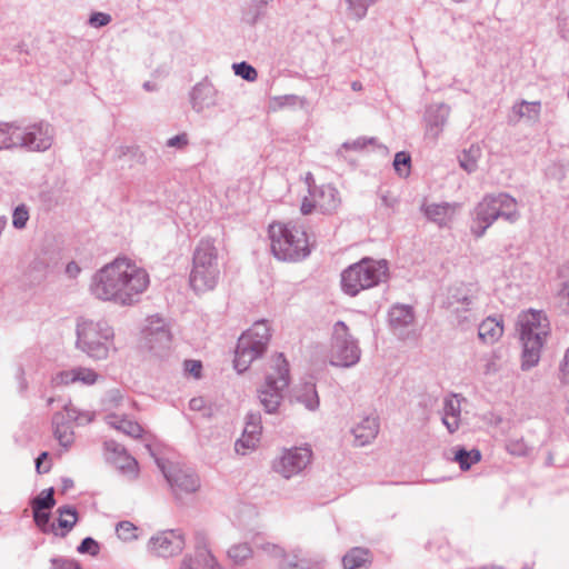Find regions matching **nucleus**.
<instances>
[{
	"label": "nucleus",
	"mask_w": 569,
	"mask_h": 569,
	"mask_svg": "<svg viewBox=\"0 0 569 569\" xmlns=\"http://www.w3.org/2000/svg\"><path fill=\"white\" fill-rule=\"evenodd\" d=\"M292 399L299 402L310 411H315L319 407V397L316 386L312 382H306L293 389Z\"/></svg>",
	"instance_id": "c756f323"
},
{
	"label": "nucleus",
	"mask_w": 569,
	"mask_h": 569,
	"mask_svg": "<svg viewBox=\"0 0 569 569\" xmlns=\"http://www.w3.org/2000/svg\"><path fill=\"white\" fill-rule=\"evenodd\" d=\"M303 100L300 99L296 94H284L273 98V102L277 107H287V106H296L298 102H302Z\"/></svg>",
	"instance_id": "13d9d810"
},
{
	"label": "nucleus",
	"mask_w": 569,
	"mask_h": 569,
	"mask_svg": "<svg viewBox=\"0 0 569 569\" xmlns=\"http://www.w3.org/2000/svg\"><path fill=\"white\" fill-rule=\"evenodd\" d=\"M111 463L114 465V467L129 479L133 480L138 477V462L128 452L122 453V456L119 457H113Z\"/></svg>",
	"instance_id": "72a5a7b5"
},
{
	"label": "nucleus",
	"mask_w": 569,
	"mask_h": 569,
	"mask_svg": "<svg viewBox=\"0 0 569 569\" xmlns=\"http://www.w3.org/2000/svg\"><path fill=\"white\" fill-rule=\"evenodd\" d=\"M99 379V375L91 368L74 367L68 370L57 372L51 382L53 386H68L71 383H82L84 386H92Z\"/></svg>",
	"instance_id": "412c9836"
},
{
	"label": "nucleus",
	"mask_w": 569,
	"mask_h": 569,
	"mask_svg": "<svg viewBox=\"0 0 569 569\" xmlns=\"http://www.w3.org/2000/svg\"><path fill=\"white\" fill-rule=\"evenodd\" d=\"M459 204L441 202V203H423L421 206V210L425 216L432 222L437 223L440 227L448 226L449 222L453 219Z\"/></svg>",
	"instance_id": "5701e85b"
},
{
	"label": "nucleus",
	"mask_w": 569,
	"mask_h": 569,
	"mask_svg": "<svg viewBox=\"0 0 569 569\" xmlns=\"http://www.w3.org/2000/svg\"><path fill=\"white\" fill-rule=\"evenodd\" d=\"M355 443L359 447L370 443L379 432V421L376 416H365L352 427Z\"/></svg>",
	"instance_id": "b1692460"
},
{
	"label": "nucleus",
	"mask_w": 569,
	"mask_h": 569,
	"mask_svg": "<svg viewBox=\"0 0 569 569\" xmlns=\"http://www.w3.org/2000/svg\"><path fill=\"white\" fill-rule=\"evenodd\" d=\"M81 272V268L80 266L74 262V261H70L67 267H66V273L70 277V278H77Z\"/></svg>",
	"instance_id": "680f3d73"
},
{
	"label": "nucleus",
	"mask_w": 569,
	"mask_h": 569,
	"mask_svg": "<svg viewBox=\"0 0 569 569\" xmlns=\"http://www.w3.org/2000/svg\"><path fill=\"white\" fill-rule=\"evenodd\" d=\"M289 563H297V560L292 559V553H287L283 550V556H280L278 559V566L280 569H286L287 565Z\"/></svg>",
	"instance_id": "e2e57ef3"
},
{
	"label": "nucleus",
	"mask_w": 569,
	"mask_h": 569,
	"mask_svg": "<svg viewBox=\"0 0 569 569\" xmlns=\"http://www.w3.org/2000/svg\"><path fill=\"white\" fill-rule=\"evenodd\" d=\"M503 333L502 322L497 318L488 317L485 319L478 328L479 339L487 345L497 342Z\"/></svg>",
	"instance_id": "7c9ffc66"
},
{
	"label": "nucleus",
	"mask_w": 569,
	"mask_h": 569,
	"mask_svg": "<svg viewBox=\"0 0 569 569\" xmlns=\"http://www.w3.org/2000/svg\"><path fill=\"white\" fill-rule=\"evenodd\" d=\"M150 286L149 272L136 260L118 257L98 269L89 282V292L98 301L121 308L134 307Z\"/></svg>",
	"instance_id": "f257e3e1"
},
{
	"label": "nucleus",
	"mask_w": 569,
	"mask_h": 569,
	"mask_svg": "<svg viewBox=\"0 0 569 569\" xmlns=\"http://www.w3.org/2000/svg\"><path fill=\"white\" fill-rule=\"evenodd\" d=\"M77 551L79 553H89L91 556H97L100 551V546L93 538L87 537L78 546Z\"/></svg>",
	"instance_id": "603ef678"
},
{
	"label": "nucleus",
	"mask_w": 569,
	"mask_h": 569,
	"mask_svg": "<svg viewBox=\"0 0 569 569\" xmlns=\"http://www.w3.org/2000/svg\"><path fill=\"white\" fill-rule=\"evenodd\" d=\"M495 199L500 218H503L510 223L516 222L520 218L518 203L515 198L508 193H498L495 194Z\"/></svg>",
	"instance_id": "2f4dec72"
},
{
	"label": "nucleus",
	"mask_w": 569,
	"mask_h": 569,
	"mask_svg": "<svg viewBox=\"0 0 569 569\" xmlns=\"http://www.w3.org/2000/svg\"><path fill=\"white\" fill-rule=\"evenodd\" d=\"M481 156L482 150L478 144L470 146L459 156L460 167L468 173L475 172L478 168V162Z\"/></svg>",
	"instance_id": "f704fd0d"
},
{
	"label": "nucleus",
	"mask_w": 569,
	"mask_h": 569,
	"mask_svg": "<svg viewBox=\"0 0 569 569\" xmlns=\"http://www.w3.org/2000/svg\"><path fill=\"white\" fill-rule=\"evenodd\" d=\"M32 511H33V520L41 531H43V532L52 531L56 535H58L56 532L54 525H51V526L49 525L50 513L47 510H39L37 508H33Z\"/></svg>",
	"instance_id": "de8ad7c7"
},
{
	"label": "nucleus",
	"mask_w": 569,
	"mask_h": 569,
	"mask_svg": "<svg viewBox=\"0 0 569 569\" xmlns=\"http://www.w3.org/2000/svg\"><path fill=\"white\" fill-rule=\"evenodd\" d=\"M234 73L247 81H254L258 77L257 70L249 63L242 61L232 66Z\"/></svg>",
	"instance_id": "8fccbe9b"
},
{
	"label": "nucleus",
	"mask_w": 569,
	"mask_h": 569,
	"mask_svg": "<svg viewBox=\"0 0 569 569\" xmlns=\"http://www.w3.org/2000/svg\"><path fill=\"white\" fill-rule=\"evenodd\" d=\"M271 252L281 261L297 262L310 254V246L302 226L274 222L269 226Z\"/></svg>",
	"instance_id": "7ed1b4c3"
},
{
	"label": "nucleus",
	"mask_w": 569,
	"mask_h": 569,
	"mask_svg": "<svg viewBox=\"0 0 569 569\" xmlns=\"http://www.w3.org/2000/svg\"><path fill=\"white\" fill-rule=\"evenodd\" d=\"M518 328L522 343L521 368L529 370L540 360L542 346L550 332V323L545 312L530 309L518 316Z\"/></svg>",
	"instance_id": "f03ea898"
},
{
	"label": "nucleus",
	"mask_w": 569,
	"mask_h": 569,
	"mask_svg": "<svg viewBox=\"0 0 569 569\" xmlns=\"http://www.w3.org/2000/svg\"><path fill=\"white\" fill-rule=\"evenodd\" d=\"M186 546L184 535L180 529H170L152 536L148 549L157 557L169 558L182 552Z\"/></svg>",
	"instance_id": "f3484780"
},
{
	"label": "nucleus",
	"mask_w": 569,
	"mask_h": 569,
	"mask_svg": "<svg viewBox=\"0 0 569 569\" xmlns=\"http://www.w3.org/2000/svg\"><path fill=\"white\" fill-rule=\"evenodd\" d=\"M220 277L218 249L211 239H201L192 257V269L189 277L191 288L197 293L214 289Z\"/></svg>",
	"instance_id": "39448f33"
},
{
	"label": "nucleus",
	"mask_w": 569,
	"mask_h": 569,
	"mask_svg": "<svg viewBox=\"0 0 569 569\" xmlns=\"http://www.w3.org/2000/svg\"><path fill=\"white\" fill-rule=\"evenodd\" d=\"M197 556L200 559L203 569H224L212 552L206 547L197 548Z\"/></svg>",
	"instance_id": "a18cd8bd"
},
{
	"label": "nucleus",
	"mask_w": 569,
	"mask_h": 569,
	"mask_svg": "<svg viewBox=\"0 0 569 569\" xmlns=\"http://www.w3.org/2000/svg\"><path fill=\"white\" fill-rule=\"evenodd\" d=\"M77 348L93 360H106L114 349V331L104 319L77 321Z\"/></svg>",
	"instance_id": "20e7f679"
},
{
	"label": "nucleus",
	"mask_w": 569,
	"mask_h": 569,
	"mask_svg": "<svg viewBox=\"0 0 569 569\" xmlns=\"http://www.w3.org/2000/svg\"><path fill=\"white\" fill-rule=\"evenodd\" d=\"M559 301L563 309L569 312V280L563 283L561 290L559 291Z\"/></svg>",
	"instance_id": "052dcab7"
},
{
	"label": "nucleus",
	"mask_w": 569,
	"mask_h": 569,
	"mask_svg": "<svg viewBox=\"0 0 569 569\" xmlns=\"http://www.w3.org/2000/svg\"><path fill=\"white\" fill-rule=\"evenodd\" d=\"M202 365L198 360H186L184 361V370L193 376L194 378H200L201 376Z\"/></svg>",
	"instance_id": "bf43d9fd"
},
{
	"label": "nucleus",
	"mask_w": 569,
	"mask_h": 569,
	"mask_svg": "<svg viewBox=\"0 0 569 569\" xmlns=\"http://www.w3.org/2000/svg\"><path fill=\"white\" fill-rule=\"evenodd\" d=\"M261 432V415L259 412H249L246 417L242 437L234 443L236 452L244 456L248 451L253 450L260 441Z\"/></svg>",
	"instance_id": "aec40b11"
},
{
	"label": "nucleus",
	"mask_w": 569,
	"mask_h": 569,
	"mask_svg": "<svg viewBox=\"0 0 569 569\" xmlns=\"http://www.w3.org/2000/svg\"><path fill=\"white\" fill-rule=\"evenodd\" d=\"M18 124L0 123V150L18 148Z\"/></svg>",
	"instance_id": "e433bc0d"
},
{
	"label": "nucleus",
	"mask_w": 569,
	"mask_h": 569,
	"mask_svg": "<svg viewBox=\"0 0 569 569\" xmlns=\"http://www.w3.org/2000/svg\"><path fill=\"white\" fill-rule=\"evenodd\" d=\"M376 142H377V140L375 138H366V137H359L352 141H346L337 150V156L342 157L343 150H355V151L363 150L368 144H375Z\"/></svg>",
	"instance_id": "37998d69"
},
{
	"label": "nucleus",
	"mask_w": 569,
	"mask_h": 569,
	"mask_svg": "<svg viewBox=\"0 0 569 569\" xmlns=\"http://www.w3.org/2000/svg\"><path fill=\"white\" fill-rule=\"evenodd\" d=\"M190 101L196 112L218 106V90L208 81L197 83L190 92Z\"/></svg>",
	"instance_id": "4be33fe9"
},
{
	"label": "nucleus",
	"mask_w": 569,
	"mask_h": 569,
	"mask_svg": "<svg viewBox=\"0 0 569 569\" xmlns=\"http://www.w3.org/2000/svg\"><path fill=\"white\" fill-rule=\"evenodd\" d=\"M461 400L457 395L446 397L442 406V423L450 433L460 427Z\"/></svg>",
	"instance_id": "a878e982"
},
{
	"label": "nucleus",
	"mask_w": 569,
	"mask_h": 569,
	"mask_svg": "<svg viewBox=\"0 0 569 569\" xmlns=\"http://www.w3.org/2000/svg\"><path fill=\"white\" fill-rule=\"evenodd\" d=\"M93 413L90 411H80L71 403L64 405L63 411L57 412L52 417V427L54 438L59 445L66 450L69 449L74 441V432L71 422L79 425L91 422Z\"/></svg>",
	"instance_id": "ddd939ff"
},
{
	"label": "nucleus",
	"mask_w": 569,
	"mask_h": 569,
	"mask_svg": "<svg viewBox=\"0 0 569 569\" xmlns=\"http://www.w3.org/2000/svg\"><path fill=\"white\" fill-rule=\"evenodd\" d=\"M227 557L234 565H243L252 557V548L247 542L234 543L227 550Z\"/></svg>",
	"instance_id": "4c0bfd02"
},
{
	"label": "nucleus",
	"mask_w": 569,
	"mask_h": 569,
	"mask_svg": "<svg viewBox=\"0 0 569 569\" xmlns=\"http://www.w3.org/2000/svg\"><path fill=\"white\" fill-rule=\"evenodd\" d=\"M305 183L308 188V194H310V189L313 188V187H318V184H316L315 182V178H313V174L311 172H308L305 177Z\"/></svg>",
	"instance_id": "69168bd1"
},
{
	"label": "nucleus",
	"mask_w": 569,
	"mask_h": 569,
	"mask_svg": "<svg viewBox=\"0 0 569 569\" xmlns=\"http://www.w3.org/2000/svg\"><path fill=\"white\" fill-rule=\"evenodd\" d=\"M126 452H127L126 448L114 440H108L104 442V455H106V459L109 462H112L113 457L122 456V453H126Z\"/></svg>",
	"instance_id": "3c124183"
},
{
	"label": "nucleus",
	"mask_w": 569,
	"mask_h": 569,
	"mask_svg": "<svg viewBox=\"0 0 569 569\" xmlns=\"http://www.w3.org/2000/svg\"><path fill=\"white\" fill-rule=\"evenodd\" d=\"M341 204L340 193L330 183L319 184L310 189V194L303 197L301 202L302 214H309L313 210L322 213H332Z\"/></svg>",
	"instance_id": "2eb2a0df"
},
{
	"label": "nucleus",
	"mask_w": 569,
	"mask_h": 569,
	"mask_svg": "<svg viewBox=\"0 0 569 569\" xmlns=\"http://www.w3.org/2000/svg\"><path fill=\"white\" fill-rule=\"evenodd\" d=\"M312 451L307 446L284 448L272 461V470L284 479L301 475L310 465Z\"/></svg>",
	"instance_id": "4468645a"
},
{
	"label": "nucleus",
	"mask_w": 569,
	"mask_h": 569,
	"mask_svg": "<svg viewBox=\"0 0 569 569\" xmlns=\"http://www.w3.org/2000/svg\"><path fill=\"white\" fill-rule=\"evenodd\" d=\"M189 144V137L186 132L179 133L167 140L166 146L168 148L184 149Z\"/></svg>",
	"instance_id": "6e6d98bb"
},
{
	"label": "nucleus",
	"mask_w": 569,
	"mask_h": 569,
	"mask_svg": "<svg viewBox=\"0 0 569 569\" xmlns=\"http://www.w3.org/2000/svg\"><path fill=\"white\" fill-rule=\"evenodd\" d=\"M451 113V108L445 102H433L426 107L423 113L425 139L437 142Z\"/></svg>",
	"instance_id": "a211bd4d"
},
{
	"label": "nucleus",
	"mask_w": 569,
	"mask_h": 569,
	"mask_svg": "<svg viewBox=\"0 0 569 569\" xmlns=\"http://www.w3.org/2000/svg\"><path fill=\"white\" fill-rule=\"evenodd\" d=\"M29 219V212L26 206H19L14 209L12 216L13 227L17 229H22L26 227L27 221Z\"/></svg>",
	"instance_id": "864d4df0"
},
{
	"label": "nucleus",
	"mask_w": 569,
	"mask_h": 569,
	"mask_svg": "<svg viewBox=\"0 0 569 569\" xmlns=\"http://www.w3.org/2000/svg\"><path fill=\"white\" fill-rule=\"evenodd\" d=\"M189 406L192 410H200L203 407V399L193 398L190 400Z\"/></svg>",
	"instance_id": "338daca9"
},
{
	"label": "nucleus",
	"mask_w": 569,
	"mask_h": 569,
	"mask_svg": "<svg viewBox=\"0 0 569 569\" xmlns=\"http://www.w3.org/2000/svg\"><path fill=\"white\" fill-rule=\"evenodd\" d=\"M292 559L297 560V563H289L286 569H321L325 565L322 557H307L303 556L301 551L292 552Z\"/></svg>",
	"instance_id": "c9c22d12"
},
{
	"label": "nucleus",
	"mask_w": 569,
	"mask_h": 569,
	"mask_svg": "<svg viewBox=\"0 0 569 569\" xmlns=\"http://www.w3.org/2000/svg\"><path fill=\"white\" fill-rule=\"evenodd\" d=\"M378 1L379 0H346L348 16L356 21L362 20L369 7Z\"/></svg>",
	"instance_id": "ea45409f"
},
{
	"label": "nucleus",
	"mask_w": 569,
	"mask_h": 569,
	"mask_svg": "<svg viewBox=\"0 0 569 569\" xmlns=\"http://www.w3.org/2000/svg\"><path fill=\"white\" fill-rule=\"evenodd\" d=\"M411 158L408 153L397 152L393 160V168L400 177H407L410 172Z\"/></svg>",
	"instance_id": "49530a36"
},
{
	"label": "nucleus",
	"mask_w": 569,
	"mask_h": 569,
	"mask_svg": "<svg viewBox=\"0 0 569 569\" xmlns=\"http://www.w3.org/2000/svg\"><path fill=\"white\" fill-rule=\"evenodd\" d=\"M172 333L167 320L158 315L148 317L141 330V348L161 357L170 349Z\"/></svg>",
	"instance_id": "9d476101"
},
{
	"label": "nucleus",
	"mask_w": 569,
	"mask_h": 569,
	"mask_svg": "<svg viewBox=\"0 0 569 569\" xmlns=\"http://www.w3.org/2000/svg\"><path fill=\"white\" fill-rule=\"evenodd\" d=\"M271 338L270 326L264 320L256 321L238 339L234 351V369L242 373L250 365L263 356Z\"/></svg>",
	"instance_id": "0eeeda50"
},
{
	"label": "nucleus",
	"mask_w": 569,
	"mask_h": 569,
	"mask_svg": "<svg viewBox=\"0 0 569 569\" xmlns=\"http://www.w3.org/2000/svg\"><path fill=\"white\" fill-rule=\"evenodd\" d=\"M156 463L178 499H181L183 495L194 493L200 489V479L191 468L180 466L179 463H167L159 458H156Z\"/></svg>",
	"instance_id": "9b49d317"
},
{
	"label": "nucleus",
	"mask_w": 569,
	"mask_h": 569,
	"mask_svg": "<svg viewBox=\"0 0 569 569\" xmlns=\"http://www.w3.org/2000/svg\"><path fill=\"white\" fill-rule=\"evenodd\" d=\"M59 518L58 526L64 531L61 536H66L77 523L78 521V512L76 508L71 506H63L58 509Z\"/></svg>",
	"instance_id": "58836bf2"
},
{
	"label": "nucleus",
	"mask_w": 569,
	"mask_h": 569,
	"mask_svg": "<svg viewBox=\"0 0 569 569\" xmlns=\"http://www.w3.org/2000/svg\"><path fill=\"white\" fill-rule=\"evenodd\" d=\"M253 545L258 550H261L263 553L277 560L280 556H283V549L280 546L264 541L261 537H254Z\"/></svg>",
	"instance_id": "c03bdc74"
},
{
	"label": "nucleus",
	"mask_w": 569,
	"mask_h": 569,
	"mask_svg": "<svg viewBox=\"0 0 569 569\" xmlns=\"http://www.w3.org/2000/svg\"><path fill=\"white\" fill-rule=\"evenodd\" d=\"M289 382L288 361L282 353L272 356L264 382L258 389V399L267 413H274L277 411Z\"/></svg>",
	"instance_id": "6e6552de"
},
{
	"label": "nucleus",
	"mask_w": 569,
	"mask_h": 569,
	"mask_svg": "<svg viewBox=\"0 0 569 569\" xmlns=\"http://www.w3.org/2000/svg\"><path fill=\"white\" fill-rule=\"evenodd\" d=\"M413 320V309L408 305H395L388 312L389 326L398 336H402L405 329L411 326Z\"/></svg>",
	"instance_id": "393cba45"
},
{
	"label": "nucleus",
	"mask_w": 569,
	"mask_h": 569,
	"mask_svg": "<svg viewBox=\"0 0 569 569\" xmlns=\"http://www.w3.org/2000/svg\"><path fill=\"white\" fill-rule=\"evenodd\" d=\"M561 370L569 372V348L567 349V351L565 353L563 361L561 365Z\"/></svg>",
	"instance_id": "774afa93"
},
{
	"label": "nucleus",
	"mask_w": 569,
	"mask_h": 569,
	"mask_svg": "<svg viewBox=\"0 0 569 569\" xmlns=\"http://www.w3.org/2000/svg\"><path fill=\"white\" fill-rule=\"evenodd\" d=\"M452 460L456 461L460 469L467 471L472 465L481 460V453L477 449L466 450L462 447L452 448Z\"/></svg>",
	"instance_id": "473e14b6"
},
{
	"label": "nucleus",
	"mask_w": 569,
	"mask_h": 569,
	"mask_svg": "<svg viewBox=\"0 0 569 569\" xmlns=\"http://www.w3.org/2000/svg\"><path fill=\"white\" fill-rule=\"evenodd\" d=\"M540 112V101L521 100L512 106L509 121L518 122L520 120H526L528 122L535 123L539 120Z\"/></svg>",
	"instance_id": "bb28decb"
},
{
	"label": "nucleus",
	"mask_w": 569,
	"mask_h": 569,
	"mask_svg": "<svg viewBox=\"0 0 569 569\" xmlns=\"http://www.w3.org/2000/svg\"><path fill=\"white\" fill-rule=\"evenodd\" d=\"M56 503V500L53 498V489L49 488L43 490L38 497H36L31 501V507L37 508L39 510H49L51 509Z\"/></svg>",
	"instance_id": "79ce46f5"
},
{
	"label": "nucleus",
	"mask_w": 569,
	"mask_h": 569,
	"mask_svg": "<svg viewBox=\"0 0 569 569\" xmlns=\"http://www.w3.org/2000/svg\"><path fill=\"white\" fill-rule=\"evenodd\" d=\"M138 528L130 521L123 520L117 523L116 533L118 538L122 541H132L138 538L137 535Z\"/></svg>",
	"instance_id": "a19ab883"
},
{
	"label": "nucleus",
	"mask_w": 569,
	"mask_h": 569,
	"mask_svg": "<svg viewBox=\"0 0 569 569\" xmlns=\"http://www.w3.org/2000/svg\"><path fill=\"white\" fill-rule=\"evenodd\" d=\"M179 569H196V561L191 556L187 555L181 560Z\"/></svg>",
	"instance_id": "0e129e2a"
},
{
	"label": "nucleus",
	"mask_w": 569,
	"mask_h": 569,
	"mask_svg": "<svg viewBox=\"0 0 569 569\" xmlns=\"http://www.w3.org/2000/svg\"><path fill=\"white\" fill-rule=\"evenodd\" d=\"M111 21V16L104 12H94L89 18V23L93 28H101L109 24Z\"/></svg>",
	"instance_id": "4d7b16f0"
},
{
	"label": "nucleus",
	"mask_w": 569,
	"mask_h": 569,
	"mask_svg": "<svg viewBox=\"0 0 569 569\" xmlns=\"http://www.w3.org/2000/svg\"><path fill=\"white\" fill-rule=\"evenodd\" d=\"M51 569H82L80 565L72 560L67 558H53L51 560Z\"/></svg>",
	"instance_id": "5fc2aeb1"
},
{
	"label": "nucleus",
	"mask_w": 569,
	"mask_h": 569,
	"mask_svg": "<svg viewBox=\"0 0 569 569\" xmlns=\"http://www.w3.org/2000/svg\"><path fill=\"white\" fill-rule=\"evenodd\" d=\"M372 556L369 549L355 547L342 557L343 569H369Z\"/></svg>",
	"instance_id": "c85d7f7f"
},
{
	"label": "nucleus",
	"mask_w": 569,
	"mask_h": 569,
	"mask_svg": "<svg viewBox=\"0 0 569 569\" xmlns=\"http://www.w3.org/2000/svg\"><path fill=\"white\" fill-rule=\"evenodd\" d=\"M18 148L30 152H44L49 150L56 138L52 124L38 121L26 126H18Z\"/></svg>",
	"instance_id": "f8f14e48"
},
{
	"label": "nucleus",
	"mask_w": 569,
	"mask_h": 569,
	"mask_svg": "<svg viewBox=\"0 0 569 569\" xmlns=\"http://www.w3.org/2000/svg\"><path fill=\"white\" fill-rule=\"evenodd\" d=\"M388 276L386 260L363 258L349 266L341 273V288L345 293L355 297L362 290L370 289L385 281Z\"/></svg>",
	"instance_id": "423d86ee"
},
{
	"label": "nucleus",
	"mask_w": 569,
	"mask_h": 569,
	"mask_svg": "<svg viewBox=\"0 0 569 569\" xmlns=\"http://www.w3.org/2000/svg\"><path fill=\"white\" fill-rule=\"evenodd\" d=\"M448 305L459 325H468L477 319L479 310L477 290L469 287L457 288L450 293Z\"/></svg>",
	"instance_id": "dca6fc26"
},
{
	"label": "nucleus",
	"mask_w": 569,
	"mask_h": 569,
	"mask_svg": "<svg viewBox=\"0 0 569 569\" xmlns=\"http://www.w3.org/2000/svg\"><path fill=\"white\" fill-rule=\"evenodd\" d=\"M498 218L500 217L495 194L486 196L475 209V218L471 224L472 234L477 238L482 237Z\"/></svg>",
	"instance_id": "6ab92c4d"
},
{
	"label": "nucleus",
	"mask_w": 569,
	"mask_h": 569,
	"mask_svg": "<svg viewBox=\"0 0 569 569\" xmlns=\"http://www.w3.org/2000/svg\"><path fill=\"white\" fill-rule=\"evenodd\" d=\"M506 450L512 456L523 457L528 455L529 447L522 438H513L507 441Z\"/></svg>",
	"instance_id": "09e8293b"
},
{
	"label": "nucleus",
	"mask_w": 569,
	"mask_h": 569,
	"mask_svg": "<svg viewBox=\"0 0 569 569\" xmlns=\"http://www.w3.org/2000/svg\"><path fill=\"white\" fill-rule=\"evenodd\" d=\"M104 419L110 427L129 437L139 438L142 436V427L126 415L111 412L108 413Z\"/></svg>",
	"instance_id": "cd10ccee"
},
{
	"label": "nucleus",
	"mask_w": 569,
	"mask_h": 569,
	"mask_svg": "<svg viewBox=\"0 0 569 569\" xmlns=\"http://www.w3.org/2000/svg\"><path fill=\"white\" fill-rule=\"evenodd\" d=\"M328 359L331 366L339 368L355 367L361 359L359 342L343 321L332 327Z\"/></svg>",
	"instance_id": "1a4fd4ad"
}]
</instances>
